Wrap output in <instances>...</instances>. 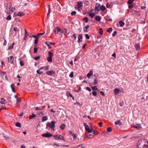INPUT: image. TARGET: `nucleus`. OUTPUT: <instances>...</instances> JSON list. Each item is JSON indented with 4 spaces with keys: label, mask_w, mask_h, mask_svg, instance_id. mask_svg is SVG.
I'll list each match as a JSON object with an SVG mask.
<instances>
[{
    "label": "nucleus",
    "mask_w": 148,
    "mask_h": 148,
    "mask_svg": "<svg viewBox=\"0 0 148 148\" xmlns=\"http://www.w3.org/2000/svg\"><path fill=\"white\" fill-rule=\"evenodd\" d=\"M3 38L4 39V42L3 44V45H6V41L4 38Z\"/></svg>",
    "instance_id": "052dcab7"
},
{
    "label": "nucleus",
    "mask_w": 148,
    "mask_h": 148,
    "mask_svg": "<svg viewBox=\"0 0 148 148\" xmlns=\"http://www.w3.org/2000/svg\"><path fill=\"white\" fill-rule=\"evenodd\" d=\"M36 72L37 73L40 74H42L43 73L42 71H40V70H37L36 71Z\"/></svg>",
    "instance_id": "a19ab883"
},
{
    "label": "nucleus",
    "mask_w": 148,
    "mask_h": 148,
    "mask_svg": "<svg viewBox=\"0 0 148 148\" xmlns=\"http://www.w3.org/2000/svg\"><path fill=\"white\" fill-rule=\"evenodd\" d=\"M42 136L43 137L49 138L52 136H53V135L49 132H47L45 134H43Z\"/></svg>",
    "instance_id": "6e6552de"
},
{
    "label": "nucleus",
    "mask_w": 148,
    "mask_h": 148,
    "mask_svg": "<svg viewBox=\"0 0 148 148\" xmlns=\"http://www.w3.org/2000/svg\"><path fill=\"white\" fill-rule=\"evenodd\" d=\"M45 44L48 46L49 49H51V45H50V44H49L47 42H45Z\"/></svg>",
    "instance_id": "c85d7f7f"
},
{
    "label": "nucleus",
    "mask_w": 148,
    "mask_h": 148,
    "mask_svg": "<svg viewBox=\"0 0 148 148\" xmlns=\"http://www.w3.org/2000/svg\"><path fill=\"white\" fill-rule=\"evenodd\" d=\"M0 102L2 104H4L6 103V101L3 98H1L0 100Z\"/></svg>",
    "instance_id": "2eb2a0df"
},
{
    "label": "nucleus",
    "mask_w": 148,
    "mask_h": 148,
    "mask_svg": "<svg viewBox=\"0 0 148 148\" xmlns=\"http://www.w3.org/2000/svg\"><path fill=\"white\" fill-rule=\"evenodd\" d=\"M93 71H92L91 70L87 74V76L88 78H90V76L93 74Z\"/></svg>",
    "instance_id": "f3484780"
},
{
    "label": "nucleus",
    "mask_w": 148,
    "mask_h": 148,
    "mask_svg": "<svg viewBox=\"0 0 148 148\" xmlns=\"http://www.w3.org/2000/svg\"><path fill=\"white\" fill-rule=\"evenodd\" d=\"M137 129H138L140 128H141V125L140 124H139L138 125H137L136 126H134Z\"/></svg>",
    "instance_id": "ea45409f"
},
{
    "label": "nucleus",
    "mask_w": 148,
    "mask_h": 148,
    "mask_svg": "<svg viewBox=\"0 0 148 148\" xmlns=\"http://www.w3.org/2000/svg\"><path fill=\"white\" fill-rule=\"evenodd\" d=\"M69 134L71 135L73 138H74V134H73V133L71 131H69Z\"/></svg>",
    "instance_id": "c9c22d12"
},
{
    "label": "nucleus",
    "mask_w": 148,
    "mask_h": 148,
    "mask_svg": "<svg viewBox=\"0 0 148 148\" xmlns=\"http://www.w3.org/2000/svg\"><path fill=\"white\" fill-rule=\"evenodd\" d=\"M15 10V8L14 7H12L11 3L8 4L7 8V13L8 14H10L12 13Z\"/></svg>",
    "instance_id": "f03ea898"
},
{
    "label": "nucleus",
    "mask_w": 148,
    "mask_h": 148,
    "mask_svg": "<svg viewBox=\"0 0 148 148\" xmlns=\"http://www.w3.org/2000/svg\"><path fill=\"white\" fill-rule=\"evenodd\" d=\"M35 116V115L34 114H33L32 115H30L29 116V119H32Z\"/></svg>",
    "instance_id": "e433bc0d"
},
{
    "label": "nucleus",
    "mask_w": 148,
    "mask_h": 148,
    "mask_svg": "<svg viewBox=\"0 0 148 148\" xmlns=\"http://www.w3.org/2000/svg\"><path fill=\"white\" fill-rule=\"evenodd\" d=\"M35 109L36 110H41V109L39 107H35Z\"/></svg>",
    "instance_id": "680f3d73"
},
{
    "label": "nucleus",
    "mask_w": 148,
    "mask_h": 148,
    "mask_svg": "<svg viewBox=\"0 0 148 148\" xmlns=\"http://www.w3.org/2000/svg\"><path fill=\"white\" fill-rule=\"evenodd\" d=\"M56 122L54 121H52L51 122V128H54L55 127V124Z\"/></svg>",
    "instance_id": "a211bd4d"
},
{
    "label": "nucleus",
    "mask_w": 148,
    "mask_h": 148,
    "mask_svg": "<svg viewBox=\"0 0 148 148\" xmlns=\"http://www.w3.org/2000/svg\"><path fill=\"white\" fill-rule=\"evenodd\" d=\"M11 19V17L10 15H9L6 18V19L7 20H10Z\"/></svg>",
    "instance_id": "4c0bfd02"
},
{
    "label": "nucleus",
    "mask_w": 148,
    "mask_h": 148,
    "mask_svg": "<svg viewBox=\"0 0 148 148\" xmlns=\"http://www.w3.org/2000/svg\"><path fill=\"white\" fill-rule=\"evenodd\" d=\"M67 95L69 97H72V95L71 94V93L69 91L67 92Z\"/></svg>",
    "instance_id": "a18cd8bd"
},
{
    "label": "nucleus",
    "mask_w": 148,
    "mask_h": 148,
    "mask_svg": "<svg viewBox=\"0 0 148 148\" xmlns=\"http://www.w3.org/2000/svg\"><path fill=\"white\" fill-rule=\"evenodd\" d=\"M101 19V17L99 16H97L95 17V19L98 21H100Z\"/></svg>",
    "instance_id": "bb28decb"
},
{
    "label": "nucleus",
    "mask_w": 148,
    "mask_h": 148,
    "mask_svg": "<svg viewBox=\"0 0 148 148\" xmlns=\"http://www.w3.org/2000/svg\"><path fill=\"white\" fill-rule=\"evenodd\" d=\"M14 14L15 16H21L24 15V14L21 12H19L17 14H16L15 12H14Z\"/></svg>",
    "instance_id": "1a4fd4ad"
},
{
    "label": "nucleus",
    "mask_w": 148,
    "mask_h": 148,
    "mask_svg": "<svg viewBox=\"0 0 148 148\" xmlns=\"http://www.w3.org/2000/svg\"><path fill=\"white\" fill-rule=\"evenodd\" d=\"M19 63H20V65L21 66H23L24 65V63L22 61H21Z\"/></svg>",
    "instance_id": "8fccbe9b"
},
{
    "label": "nucleus",
    "mask_w": 148,
    "mask_h": 148,
    "mask_svg": "<svg viewBox=\"0 0 148 148\" xmlns=\"http://www.w3.org/2000/svg\"><path fill=\"white\" fill-rule=\"evenodd\" d=\"M55 73L54 71H50L47 72V74L48 75H52Z\"/></svg>",
    "instance_id": "f8f14e48"
},
{
    "label": "nucleus",
    "mask_w": 148,
    "mask_h": 148,
    "mask_svg": "<svg viewBox=\"0 0 148 148\" xmlns=\"http://www.w3.org/2000/svg\"><path fill=\"white\" fill-rule=\"evenodd\" d=\"M119 23L120 24V25L121 27H122L124 25V23L122 21H120L119 22Z\"/></svg>",
    "instance_id": "a878e982"
},
{
    "label": "nucleus",
    "mask_w": 148,
    "mask_h": 148,
    "mask_svg": "<svg viewBox=\"0 0 148 148\" xmlns=\"http://www.w3.org/2000/svg\"><path fill=\"white\" fill-rule=\"evenodd\" d=\"M56 29H57V31L58 32H60L61 33H64V31H62L61 29L59 28L58 27H57L56 28Z\"/></svg>",
    "instance_id": "6ab92c4d"
},
{
    "label": "nucleus",
    "mask_w": 148,
    "mask_h": 148,
    "mask_svg": "<svg viewBox=\"0 0 148 148\" xmlns=\"http://www.w3.org/2000/svg\"><path fill=\"white\" fill-rule=\"evenodd\" d=\"M112 29L111 28H110L107 30V31L110 33L112 31Z\"/></svg>",
    "instance_id": "3c124183"
},
{
    "label": "nucleus",
    "mask_w": 148,
    "mask_h": 148,
    "mask_svg": "<svg viewBox=\"0 0 148 148\" xmlns=\"http://www.w3.org/2000/svg\"><path fill=\"white\" fill-rule=\"evenodd\" d=\"M59 4L60 5L58 4V3H57V8L60 11L61 10V8L62 7V4H61L60 3Z\"/></svg>",
    "instance_id": "dca6fc26"
},
{
    "label": "nucleus",
    "mask_w": 148,
    "mask_h": 148,
    "mask_svg": "<svg viewBox=\"0 0 148 148\" xmlns=\"http://www.w3.org/2000/svg\"><path fill=\"white\" fill-rule=\"evenodd\" d=\"M16 126L18 127H21L20 124L18 122H17L16 123Z\"/></svg>",
    "instance_id": "37998d69"
},
{
    "label": "nucleus",
    "mask_w": 148,
    "mask_h": 148,
    "mask_svg": "<svg viewBox=\"0 0 148 148\" xmlns=\"http://www.w3.org/2000/svg\"><path fill=\"white\" fill-rule=\"evenodd\" d=\"M40 56H36L35 57H34V60H37L39 59H40Z\"/></svg>",
    "instance_id": "49530a36"
},
{
    "label": "nucleus",
    "mask_w": 148,
    "mask_h": 148,
    "mask_svg": "<svg viewBox=\"0 0 148 148\" xmlns=\"http://www.w3.org/2000/svg\"><path fill=\"white\" fill-rule=\"evenodd\" d=\"M14 84H12L11 85V87L12 89H14Z\"/></svg>",
    "instance_id": "774afa93"
},
{
    "label": "nucleus",
    "mask_w": 148,
    "mask_h": 148,
    "mask_svg": "<svg viewBox=\"0 0 148 148\" xmlns=\"http://www.w3.org/2000/svg\"><path fill=\"white\" fill-rule=\"evenodd\" d=\"M3 137L5 138V139H6V140H8L9 139V137L7 135H6L5 134H3Z\"/></svg>",
    "instance_id": "cd10ccee"
},
{
    "label": "nucleus",
    "mask_w": 148,
    "mask_h": 148,
    "mask_svg": "<svg viewBox=\"0 0 148 148\" xmlns=\"http://www.w3.org/2000/svg\"><path fill=\"white\" fill-rule=\"evenodd\" d=\"M70 20H69V19H66L64 21V23L65 24H68L70 23Z\"/></svg>",
    "instance_id": "5701e85b"
},
{
    "label": "nucleus",
    "mask_w": 148,
    "mask_h": 148,
    "mask_svg": "<svg viewBox=\"0 0 148 148\" xmlns=\"http://www.w3.org/2000/svg\"><path fill=\"white\" fill-rule=\"evenodd\" d=\"M69 76L71 77L72 78L73 77V72H71L70 74L69 75Z\"/></svg>",
    "instance_id": "09e8293b"
},
{
    "label": "nucleus",
    "mask_w": 148,
    "mask_h": 148,
    "mask_svg": "<svg viewBox=\"0 0 148 148\" xmlns=\"http://www.w3.org/2000/svg\"><path fill=\"white\" fill-rule=\"evenodd\" d=\"M49 57L47 59V60L48 62H52V58L53 56V54L49 51L48 52Z\"/></svg>",
    "instance_id": "423d86ee"
},
{
    "label": "nucleus",
    "mask_w": 148,
    "mask_h": 148,
    "mask_svg": "<svg viewBox=\"0 0 148 148\" xmlns=\"http://www.w3.org/2000/svg\"><path fill=\"white\" fill-rule=\"evenodd\" d=\"M92 94L93 96H96L97 95V93L96 91H93L92 92Z\"/></svg>",
    "instance_id": "864d4df0"
},
{
    "label": "nucleus",
    "mask_w": 148,
    "mask_h": 148,
    "mask_svg": "<svg viewBox=\"0 0 148 148\" xmlns=\"http://www.w3.org/2000/svg\"><path fill=\"white\" fill-rule=\"evenodd\" d=\"M82 145V144H80L78 145H77V147H75V148H80L81 147V146Z\"/></svg>",
    "instance_id": "69168bd1"
},
{
    "label": "nucleus",
    "mask_w": 148,
    "mask_h": 148,
    "mask_svg": "<svg viewBox=\"0 0 148 148\" xmlns=\"http://www.w3.org/2000/svg\"><path fill=\"white\" fill-rule=\"evenodd\" d=\"M0 76L4 80H7V76L5 73L2 72L1 73Z\"/></svg>",
    "instance_id": "0eeeda50"
},
{
    "label": "nucleus",
    "mask_w": 148,
    "mask_h": 148,
    "mask_svg": "<svg viewBox=\"0 0 148 148\" xmlns=\"http://www.w3.org/2000/svg\"><path fill=\"white\" fill-rule=\"evenodd\" d=\"M87 137L89 138H92L93 137V136L92 134H90Z\"/></svg>",
    "instance_id": "6e6d98bb"
},
{
    "label": "nucleus",
    "mask_w": 148,
    "mask_h": 148,
    "mask_svg": "<svg viewBox=\"0 0 148 148\" xmlns=\"http://www.w3.org/2000/svg\"><path fill=\"white\" fill-rule=\"evenodd\" d=\"M48 6L49 7V12L47 14V16H48L49 15V14L50 13V5H48Z\"/></svg>",
    "instance_id": "4d7b16f0"
},
{
    "label": "nucleus",
    "mask_w": 148,
    "mask_h": 148,
    "mask_svg": "<svg viewBox=\"0 0 148 148\" xmlns=\"http://www.w3.org/2000/svg\"><path fill=\"white\" fill-rule=\"evenodd\" d=\"M117 34V32L116 31L114 32L113 33L112 35L113 36H114Z\"/></svg>",
    "instance_id": "bf43d9fd"
},
{
    "label": "nucleus",
    "mask_w": 148,
    "mask_h": 148,
    "mask_svg": "<svg viewBox=\"0 0 148 148\" xmlns=\"http://www.w3.org/2000/svg\"><path fill=\"white\" fill-rule=\"evenodd\" d=\"M85 37L87 39H89L90 38V37L87 34L85 35Z\"/></svg>",
    "instance_id": "13d9d810"
},
{
    "label": "nucleus",
    "mask_w": 148,
    "mask_h": 148,
    "mask_svg": "<svg viewBox=\"0 0 148 148\" xmlns=\"http://www.w3.org/2000/svg\"><path fill=\"white\" fill-rule=\"evenodd\" d=\"M115 125H121L122 124L120 120H119L117 121L115 123Z\"/></svg>",
    "instance_id": "4be33fe9"
},
{
    "label": "nucleus",
    "mask_w": 148,
    "mask_h": 148,
    "mask_svg": "<svg viewBox=\"0 0 148 148\" xmlns=\"http://www.w3.org/2000/svg\"><path fill=\"white\" fill-rule=\"evenodd\" d=\"M53 137L56 139H59L63 140H65L63 137L61 135H55L53 136Z\"/></svg>",
    "instance_id": "7ed1b4c3"
},
{
    "label": "nucleus",
    "mask_w": 148,
    "mask_h": 148,
    "mask_svg": "<svg viewBox=\"0 0 148 148\" xmlns=\"http://www.w3.org/2000/svg\"><path fill=\"white\" fill-rule=\"evenodd\" d=\"M14 60V58L13 56H10L8 58V61L11 64L13 63V62Z\"/></svg>",
    "instance_id": "9d476101"
},
{
    "label": "nucleus",
    "mask_w": 148,
    "mask_h": 148,
    "mask_svg": "<svg viewBox=\"0 0 148 148\" xmlns=\"http://www.w3.org/2000/svg\"><path fill=\"white\" fill-rule=\"evenodd\" d=\"M99 33L100 35H102L103 33V30L101 28L99 29Z\"/></svg>",
    "instance_id": "58836bf2"
},
{
    "label": "nucleus",
    "mask_w": 148,
    "mask_h": 148,
    "mask_svg": "<svg viewBox=\"0 0 148 148\" xmlns=\"http://www.w3.org/2000/svg\"><path fill=\"white\" fill-rule=\"evenodd\" d=\"M134 0H129L128 1V4H132Z\"/></svg>",
    "instance_id": "7c9ffc66"
},
{
    "label": "nucleus",
    "mask_w": 148,
    "mask_h": 148,
    "mask_svg": "<svg viewBox=\"0 0 148 148\" xmlns=\"http://www.w3.org/2000/svg\"><path fill=\"white\" fill-rule=\"evenodd\" d=\"M89 15L92 18H93L95 14H94L93 13H90L89 14Z\"/></svg>",
    "instance_id": "72a5a7b5"
},
{
    "label": "nucleus",
    "mask_w": 148,
    "mask_h": 148,
    "mask_svg": "<svg viewBox=\"0 0 148 148\" xmlns=\"http://www.w3.org/2000/svg\"><path fill=\"white\" fill-rule=\"evenodd\" d=\"M101 6L98 3H96L95 6V9L98 11L100 10Z\"/></svg>",
    "instance_id": "9b49d317"
},
{
    "label": "nucleus",
    "mask_w": 148,
    "mask_h": 148,
    "mask_svg": "<svg viewBox=\"0 0 148 148\" xmlns=\"http://www.w3.org/2000/svg\"><path fill=\"white\" fill-rule=\"evenodd\" d=\"M100 10H101L102 11H103L106 9L105 6L103 5H102L101 6Z\"/></svg>",
    "instance_id": "b1692460"
},
{
    "label": "nucleus",
    "mask_w": 148,
    "mask_h": 148,
    "mask_svg": "<svg viewBox=\"0 0 148 148\" xmlns=\"http://www.w3.org/2000/svg\"><path fill=\"white\" fill-rule=\"evenodd\" d=\"M97 83V81L96 79H95L94 80V85H96Z\"/></svg>",
    "instance_id": "5fc2aeb1"
},
{
    "label": "nucleus",
    "mask_w": 148,
    "mask_h": 148,
    "mask_svg": "<svg viewBox=\"0 0 148 148\" xmlns=\"http://www.w3.org/2000/svg\"><path fill=\"white\" fill-rule=\"evenodd\" d=\"M77 3V8L76 7H75V8L79 11H80L82 10L81 7L82 5V3L81 1H79Z\"/></svg>",
    "instance_id": "20e7f679"
},
{
    "label": "nucleus",
    "mask_w": 148,
    "mask_h": 148,
    "mask_svg": "<svg viewBox=\"0 0 148 148\" xmlns=\"http://www.w3.org/2000/svg\"><path fill=\"white\" fill-rule=\"evenodd\" d=\"M82 36L81 34H79L78 37V42H81L82 41Z\"/></svg>",
    "instance_id": "ddd939ff"
},
{
    "label": "nucleus",
    "mask_w": 148,
    "mask_h": 148,
    "mask_svg": "<svg viewBox=\"0 0 148 148\" xmlns=\"http://www.w3.org/2000/svg\"><path fill=\"white\" fill-rule=\"evenodd\" d=\"M138 148H148V141L143 139L139 140L138 143Z\"/></svg>",
    "instance_id": "f257e3e1"
},
{
    "label": "nucleus",
    "mask_w": 148,
    "mask_h": 148,
    "mask_svg": "<svg viewBox=\"0 0 148 148\" xmlns=\"http://www.w3.org/2000/svg\"><path fill=\"white\" fill-rule=\"evenodd\" d=\"M46 126L47 127H49L50 128H51V124L49 122H48L47 123V124H46Z\"/></svg>",
    "instance_id": "f704fd0d"
},
{
    "label": "nucleus",
    "mask_w": 148,
    "mask_h": 148,
    "mask_svg": "<svg viewBox=\"0 0 148 148\" xmlns=\"http://www.w3.org/2000/svg\"><path fill=\"white\" fill-rule=\"evenodd\" d=\"M114 92H115V95H116L118 94L119 92V90L117 89H115L114 90Z\"/></svg>",
    "instance_id": "c756f323"
},
{
    "label": "nucleus",
    "mask_w": 148,
    "mask_h": 148,
    "mask_svg": "<svg viewBox=\"0 0 148 148\" xmlns=\"http://www.w3.org/2000/svg\"><path fill=\"white\" fill-rule=\"evenodd\" d=\"M83 20L86 23H87L88 21V18L86 17L84 18L83 19Z\"/></svg>",
    "instance_id": "2f4dec72"
},
{
    "label": "nucleus",
    "mask_w": 148,
    "mask_h": 148,
    "mask_svg": "<svg viewBox=\"0 0 148 148\" xmlns=\"http://www.w3.org/2000/svg\"><path fill=\"white\" fill-rule=\"evenodd\" d=\"M93 134H97L98 133V132L97 131H96L95 130H94L93 132Z\"/></svg>",
    "instance_id": "0e129e2a"
},
{
    "label": "nucleus",
    "mask_w": 148,
    "mask_h": 148,
    "mask_svg": "<svg viewBox=\"0 0 148 148\" xmlns=\"http://www.w3.org/2000/svg\"><path fill=\"white\" fill-rule=\"evenodd\" d=\"M135 47L136 50H139L140 49L139 43L135 45Z\"/></svg>",
    "instance_id": "4468645a"
},
{
    "label": "nucleus",
    "mask_w": 148,
    "mask_h": 148,
    "mask_svg": "<svg viewBox=\"0 0 148 148\" xmlns=\"http://www.w3.org/2000/svg\"><path fill=\"white\" fill-rule=\"evenodd\" d=\"M134 6L132 4H129L128 8L129 9H131L133 8Z\"/></svg>",
    "instance_id": "c03bdc74"
},
{
    "label": "nucleus",
    "mask_w": 148,
    "mask_h": 148,
    "mask_svg": "<svg viewBox=\"0 0 148 148\" xmlns=\"http://www.w3.org/2000/svg\"><path fill=\"white\" fill-rule=\"evenodd\" d=\"M65 127L66 125L65 124H64L60 126V128L61 130H63L65 128Z\"/></svg>",
    "instance_id": "412c9836"
},
{
    "label": "nucleus",
    "mask_w": 148,
    "mask_h": 148,
    "mask_svg": "<svg viewBox=\"0 0 148 148\" xmlns=\"http://www.w3.org/2000/svg\"><path fill=\"white\" fill-rule=\"evenodd\" d=\"M63 31H64V33H64V34H69L67 32V29H64V30H63Z\"/></svg>",
    "instance_id": "de8ad7c7"
},
{
    "label": "nucleus",
    "mask_w": 148,
    "mask_h": 148,
    "mask_svg": "<svg viewBox=\"0 0 148 148\" xmlns=\"http://www.w3.org/2000/svg\"><path fill=\"white\" fill-rule=\"evenodd\" d=\"M84 125L85 126V127L86 130L89 133L91 132L93 129L92 128H90L89 126L87 125L86 123H84Z\"/></svg>",
    "instance_id": "39448f33"
},
{
    "label": "nucleus",
    "mask_w": 148,
    "mask_h": 148,
    "mask_svg": "<svg viewBox=\"0 0 148 148\" xmlns=\"http://www.w3.org/2000/svg\"><path fill=\"white\" fill-rule=\"evenodd\" d=\"M13 48V46L10 45L8 48V49L10 50L12 49Z\"/></svg>",
    "instance_id": "338daca9"
},
{
    "label": "nucleus",
    "mask_w": 148,
    "mask_h": 148,
    "mask_svg": "<svg viewBox=\"0 0 148 148\" xmlns=\"http://www.w3.org/2000/svg\"><path fill=\"white\" fill-rule=\"evenodd\" d=\"M92 90H97V88L96 86H93L92 87Z\"/></svg>",
    "instance_id": "473e14b6"
},
{
    "label": "nucleus",
    "mask_w": 148,
    "mask_h": 148,
    "mask_svg": "<svg viewBox=\"0 0 148 148\" xmlns=\"http://www.w3.org/2000/svg\"><path fill=\"white\" fill-rule=\"evenodd\" d=\"M14 30L15 32L17 31H18L19 29L17 27H14Z\"/></svg>",
    "instance_id": "603ef678"
},
{
    "label": "nucleus",
    "mask_w": 148,
    "mask_h": 148,
    "mask_svg": "<svg viewBox=\"0 0 148 148\" xmlns=\"http://www.w3.org/2000/svg\"><path fill=\"white\" fill-rule=\"evenodd\" d=\"M107 130L108 132H110L112 131V128L111 127H108L107 128Z\"/></svg>",
    "instance_id": "79ce46f5"
},
{
    "label": "nucleus",
    "mask_w": 148,
    "mask_h": 148,
    "mask_svg": "<svg viewBox=\"0 0 148 148\" xmlns=\"http://www.w3.org/2000/svg\"><path fill=\"white\" fill-rule=\"evenodd\" d=\"M37 50H38V49L36 48H34V53H36L37 51Z\"/></svg>",
    "instance_id": "e2e57ef3"
},
{
    "label": "nucleus",
    "mask_w": 148,
    "mask_h": 148,
    "mask_svg": "<svg viewBox=\"0 0 148 148\" xmlns=\"http://www.w3.org/2000/svg\"><path fill=\"white\" fill-rule=\"evenodd\" d=\"M42 121L43 122L46 121L48 119V118L47 116H43L42 118Z\"/></svg>",
    "instance_id": "aec40b11"
},
{
    "label": "nucleus",
    "mask_w": 148,
    "mask_h": 148,
    "mask_svg": "<svg viewBox=\"0 0 148 148\" xmlns=\"http://www.w3.org/2000/svg\"><path fill=\"white\" fill-rule=\"evenodd\" d=\"M25 35L24 38V40H26V39L27 38V36L28 35V33L27 32L25 29Z\"/></svg>",
    "instance_id": "393cba45"
}]
</instances>
